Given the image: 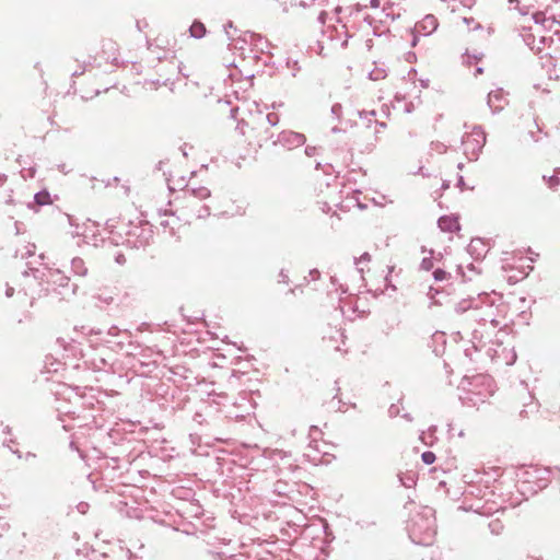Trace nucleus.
Masks as SVG:
<instances>
[{
    "label": "nucleus",
    "instance_id": "9",
    "mask_svg": "<svg viewBox=\"0 0 560 560\" xmlns=\"http://www.w3.org/2000/svg\"><path fill=\"white\" fill-rule=\"evenodd\" d=\"M421 458L423 460V463H425L427 465H430V464H433L435 462V454L433 452H424L422 455H421Z\"/></svg>",
    "mask_w": 560,
    "mask_h": 560
},
{
    "label": "nucleus",
    "instance_id": "2",
    "mask_svg": "<svg viewBox=\"0 0 560 560\" xmlns=\"http://www.w3.org/2000/svg\"><path fill=\"white\" fill-rule=\"evenodd\" d=\"M439 226L444 232H455L459 230L458 219L451 215L440 218Z\"/></svg>",
    "mask_w": 560,
    "mask_h": 560
},
{
    "label": "nucleus",
    "instance_id": "10",
    "mask_svg": "<svg viewBox=\"0 0 560 560\" xmlns=\"http://www.w3.org/2000/svg\"><path fill=\"white\" fill-rule=\"evenodd\" d=\"M481 57H482V54L481 52H474L472 55L469 52V50L467 49L466 51V58H467V62L469 65H471V61L470 59H474L476 61V65L481 60Z\"/></svg>",
    "mask_w": 560,
    "mask_h": 560
},
{
    "label": "nucleus",
    "instance_id": "3",
    "mask_svg": "<svg viewBox=\"0 0 560 560\" xmlns=\"http://www.w3.org/2000/svg\"><path fill=\"white\" fill-rule=\"evenodd\" d=\"M223 217H237L245 214V208L236 205L234 201H230L225 205V209L220 213Z\"/></svg>",
    "mask_w": 560,
    "mask_h": 560
},
{
    "label": "nucleus",
    "instance_id": "14",
    "mask_svg": "<svg viewBox=\"0 0 560 560\" xmlns=\"http://www.w3.org/2000/svg\"><path fill=\"white\" fill-rule=\"evenodd\" d=\"M558 184H559V179H558L557 177H553V176L549 177V179H548V185H549L550 187H555V186H556V185H558Z\"/></svg>",
    "mask_w": 560,
    "mask_h": 560
},
{
    "label": "nucleus",
    "instance_id": "13",
    "mask_svg": "<svg viewBox=\"0 0 560 560\" xmlns=\"http://www.w3.org/2000/svg\"><path fill=\"white\" fill-rule=\"evenodd\" d=\"M534 20H535L536 23H542L545 21L544 14L542 13H535L534 14Z\"/></svg>",
    "mask_w": 560,
    "mask_h": 560
},
{
    "label": "nucleus",
    "instance_id": "11",
    "mask_svg": "<svg viewBox=\"0 0 560 560\" xmlns=\"http://www.w3.org/2000/svg\"><path fill=\"white\" fill-rule=\"evenodd\" d=\"M446 277V272L444 270L438 269L434 271V278L436 280H443Z\"/></svg>",
    "mask_w": 560,
    "mask_h": 560
},
{
    "label": "nucleus",
    "instance_id": "1",
    "mask_svg": "<svg viewBox=\"0 0 560 560\" xmlns=\"http://www.w3.org/2000/svg\"><path fill=\"white\" fill-rule=\"evenodd\" d=\"M408 535L416 545L431 546L434 542L436 532L433 527H409Z\"/></svg>",
    "mask_w": 560,
    "mask_h": 560
},
{
    "label": "nucleus",
    "instance_id": "6",
    "mask_svg": "<svg viewBox=\"0 0 560 560\" xmlns=\"http://www.w3.org/2000/svg\"><path fill=\"white\" fill-rule=\"evenodd\" d=\"M13 202L12 199V190L8 187H1L0 189V205H11Z\"/></svg>",
    "mask_w": 560,
    "mask_h": 560
},
{
    "label": "nucleus",
    "instance_id": "18",
    "mask_svg": "<svg viewBox=\"0 0 560 560\" xmlns=\"http://www.w3.org/2000/svg\"><path fill=\"white\" fill-rule=\"evenodd\" d=\"M482 69L480 67L477 68V73H481Z\"/></svg>",
    "mask_w": 560,
    "mask_h": 560
},
{
    "label": "nucleus",
    "instance_id": "15",
    "mask_svg": "<svg viewBox=\"0 0 560 560\" xmlns=\"http://www.w3.org/2000/svg\"><path fill=\"white\" fill-rule=\"evenodd\" d=\"M319 528H320L322 533L325 535V539H328V537H329V534H328L329 527L324 526V527H319Z\"/></svg>",
    "mask_w": 560,
    "mask_h": 560
},
{
    "label": "nucleus",
    "instance_id": "12",
    "mask_svg": "<svg viewBox=\"0 0 560 560\" xmlns=\"http://www.w3.org/2000/svg\"><path fill=\"white\" fill-rule=\"evenodd\" d=\"M423 23H430V26L432 28H435L436 27V21L433 16L429 15L427 16L424 20H423Z\"/></svg>",
    "mask_w": 560,
    "mask_h": 560
},
{
    "label": "nucleus",
    "instance_id": "17",
    "mask_svg": "<svg viewBox=\"0 0 560 560\" xmlns=\"http://www.w3.org/2000/svg\"><path fill=\"white\" fill-rule=\"evenodd\" d=\"M281 276L283 277V282H284V283H288V282H289L288 277H287V276H283L282 273H281Z\"/></svg>",
    "mask_w": 560,
    "mask_h": 560
},
{
    "label": "nucleus",
    "instance_id": "7",
    "mask_svg": "<svg viewBox=\"0 0 560 560\" xmlns=\"http://www.w3.org/2000/svg\"><path fill=\"white\" fill-rule=\"evenodd\" d=\"M207 536L209 538L208 544L215 548H218L222 545H228L231 541V539H228L226 537H218V536L212 537V535H210V533H208Z\"/></svg>",
    "mask_w": 560,
    "mask_h": 560
},
{
    "label": "nucleus",
    "instance_id": "5",
    "mask_svg": "<svg viewBox=\"0 0 560 560\" xmlns=\"http://www.w3.org/2000/svg\"><path fill=\"white\" fill-rule=\"evenodd\" d=\"M35 202L38 206H46L52 203L50 194L46 190L39 191L35 195Z\"/></svg>",
    "mask_w": 560,
    "mask_h": 560
},
{
    "label": "nucleus",
    "instance_id": "4",
    "mask_svg": "<svg viewBox=\"0 0 560 560\" xmlns=\"http://www.w3.org/2000/svg\"><path fill=\"white\" fill-rule=\"evenodd\" d=\"M103 54L107 55V59L110 60L113 65L117 61V47L113 43H108L103 47Z\"/></svg>",
    "mask_w": 560,
    "mask_h": 560
},
{
    "label": "nucleus",
    "instance_id": "16",
    "mask_svg": "<svg viewBox=\"0 0 560 560\" xmlns=\"http://www.w3.org/2000/svg\"><path fill=\"white\" fill-rule=\"evenodd\" d=\"M84 71H85V69H84V68H82L81 70H73L72 74H73V75H81V74H83V73H84Z\"/></svg>",
    "mask_w": 560,
    "mask_h": 560
},
{
    "label": "nucleus",
    "instance_id": "8",
    "mask_svg": "<svg viewBox=\"0 0 560 560\" xmlns=\"http://www.w3.org/2000/svg\"><path fill=\"white\" fill-rule=\"evenodd\" d=\"M190 33L194 37L200 38L205 35L206 27L203 26L202 23H194L190 26Z\"/></svg>",
    "mask_w": 560,
    "mask_h": 560
}]
</instances>
